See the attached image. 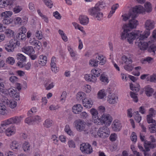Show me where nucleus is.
<instances>
[{
  "label": "nucleus",
  "instance_id": "16",
  "mask_svg": "<svg viewBox=\"0 0 156 156\" xmlns=\"http://www.w3.org/2000/svg\"><path fill=\"white\" fill-rule=\"evenodd\" d=\"M29 42L31 45L34 46L36 50H39L42 47L41 43L35 38H30Z\"/></svg>",
  "mask_w": 156,
  "mask_h": 156
},
{
  "label": "nucleus",
  "instance_id": "46",
  "mask_svg": "<svg viewBox=\"0 0 156 156\" xmlns=\"http://www.w3.org/2000/svg\"><path fill=\"white\" fill-rule=\"evenodd\" d=\"M122 60L123 63L125 64V65L131 64L132 62V61L130 58H128L125 55H123L122 56Z\"/></svg>",
  "mask_w": 156,
  "mask_h": 156
},
{
  "label": "nucleus",
  "instance_id": "18",
  "mask_svg": "<svg viewBox=\"0 0 156 156\" xmlns=\"http://www.w3.org/2000/svg\"><path fill=\"white\" fill-rule=\"evenodd\" d=\"M90 113L91 115L92 122L96 124L101 115H98V110L94 108H92L90 109Z\"/></svg>",
  "mask_w": 156,
  "mask_h": 156
},
{
  "label": "nucleus",
  "instance_id": "13",
  "mask_svg": "<svg viewBox=\"0 0 156 156\" xmlns=\"http://www.w3.org/2000/svg\"><path fill=\"white\" fill-rule=\"evenodd\" d=\"M156 146L155 144L151 143L148 141H145L144 143V146L146 150L144 151V156H151V154L147 151H149L151 148L153 149Z\"/></svg>",
  "mask_w": 156,
  "mask_h": 156
},
{
  "label": "nucleus",
  "instance_id": "5",
  "mask_svg": "<svg viewBox=\"0 0 156 156\" xmlns=\"http://www.w3.org/2000/svg\"><path fill=\"white\" fill-rule=\"evenodd\" d=\"M73 125L76 130L79 132L84 131L85 134L90 133L91 131L90 128L86 127L85 122L81 119H78L76 120L74 122Z\"/></svg>",
  "mask_w": 156,
  "mask_h": 156
},
{
  "label": "nucleus",
  "instance_id": "43",
  "mask_svg": "<svg viewBox=\"0 0 156 156\" xmlns=\"http://www.w3.org/2000/svg\"><path fill=\"white\" fill-rule=\"evenodd\" d=\"M58 33L64 41L66 42L68 41V38L67 35L62 30L59 29L58 30Z\"/></svg>",
  "mask_w": 156,
  "mask_h": 156
},
{
  "label": "nucleus",
  "instance_id": "26",
  "mask_svg": "<svg viewBox=\"0 0 156 156\" xmlns=\"http://www.w3.org/2000/svg\"><path fill=\"white\" fill-rule=\"evenodd\" d=\"M144 90L146 95L148 97L151 96L154 92V89L148 85L144 87Z\"/></svg>",
  "mask_w": 156,
  "mask_h": 156
},
{
  "label": "nucleus",
  "instance_id": "19",
  "mask_svg": "<svg viewBox=\"0 0 156 156\" xmlns=\"http://www.w3.org/2000/svg\"><path fill=\"white\" fill-rule=\"evenodd\" d=\"M131 11L133 14L135 15V18L137 16V14H145L144 8L140 5L135 6L133 8Z\"/></svg>",
  "mask_w": 156,
  "mask_h": 156
},
{
  "label": "nucleus",
  "instance_id": "3",
  "mask_svg": "<svg viewBox=\"0 0 156 156\" xmlns=\"http://www.w3.org/2000/svg\"><path fill=\"white\" fill-rule=\"evenodd\" d=\"M107 90L109 94L107 96V101L110 104L113 105L117 103L118 101L117 91L116 88L113 87H108Z\"/></svg>",
  "mask_w": 156,
  "mask_h": 156
},
{
  "label": "nucleus",
  "instance_id": "55",
  "mask_svg": "<svg viewBox=\"0 0 156 156\" xmlns=\"http://www.w3.org/2000/svg\"><path fill=\"white\" fill-rule=\"evenodd\" d=\"M72 24L74 27L75 29H78L83 33L85 32V31L83 30V27L80 25L79 24L76 22H73Z\"/></svg>",
  "mask_w": 156,
  "mask_h": 156
},
{
  "label": "nucleus",
  "instance_id": "33",
  "mask_svg": "<svg viewBox=\"0 0 156 156\" xmlns=\"http://www.w3.org/2000/svg\"><path fill=\"white\" fill-rule=\"evenodd\" d=\"M79 20L80 23L83 25H86L89 23V19L86 16H80L79 18Z\"/></svg>",
  "mask_w": 156,
  "mask_h": 156
},
{
  "label": "nucleus",
  "instance_id": "48",
  "mask_svg": "<svg viewBox=\"0 0 156 156\" xmlns=\"http://www.w3.org/2000/svg\"><path fill=\"white\" fill-rule=\"evenodd\" d=\"M130 87L131 90L137 92L140 90V86L138 84H136V85H134L132 83H130Z\"/></svg>",
  "mask_w": 156,
  "mask_h": 156
},
{
  "label": "nucleus",
  "instance_id": "45",
  "mask_svg": "<svg viewBox=\"0 0 156 156\" xmlns=\"http://www.w3.org/2000/svg\"><path fill=\"white\" fill-rule=\"evenodd\" d=\"M53 124V122L51 119H46L44 122L43 125L44 127L47 128L50 127Z\"/></svg>",
  "mask_w": 156,
  "mask_h": 156
},
{
  "label": "nucleus",
  "instance_id": "20",
  "mask_svg": "<svg viewBox=\"0 0 156 156\" xmlns=\"http://www.w3.org/2000/svg\"><path fill=\"white\" fill-rule=\"evenodd\" d=\"M101 2H99L96 4L94 7L90 8L89 9V14L93 17L98 12L100 11L99 6L101 4Z\"/></svg>",
  "mask_w": 156,
  "mask_h": 156
},
{
  "label": "nucleus",
  "instance_id": "57",
  "mask_svg": "<svg viewBox=\"0 0 156 156\" xmlns=\"http://www.w3.org/2000/svg\"><path fill=\"white\" fill-rule=\"evenodd\" d=\"M15 62V60L14 58L12 57H9L6 60V62L9 65H12Z\"/></svg>",
  "mask_w": 156,
  "mask_h": 156
},
{
  "label": "nucleus",
  "instance_id": "61",
  "mask_svg": "<svg viewBox=\"0 0 156 156\" xmlns=\"http://www.w3.org/2000/svg\"><path fill=\"white\" fill-rule=\"evenodd\" d=\"M65 132L70 136L73 135V133L70 129L69 126L68 125H66L64 129Z\"/></svg>",
  "mask_w": 156,
  "mask_h": 156
},
{
  "label": "nucleus",
  "instance_id": "60",
  "mask_svg": "<svg viewBox=\"0 0 156 156\" xmlns=\"http://www.w3.org/2000/svg\"><path fill=\"white\" fill-rule=\"evenodd\" d=\"M103 13L100 12V11L98 12L95 16L93 17L98 20H101L103 18Z\"/></svg>",
  "mask_w": 156,
  "mask_h": 156
},
{
  "label": "nucleus",
  "instance_id": "4",
  "mask_svg": "<svg viewBox=\"0 0 156 156\" xmlns=\"http://www.w3.org/2000/svg\"><path fill=\"white\" fill-rule=\"evenodd\" d=\"M113 120L112 116L108 113L103 114L100 117L96 124L98 125H105L106 126H109Z\"/></svg>",
  "mask_w": 156,
  "mask_h": 156
},
{
  "label": "nucleus",
  "instance_id": "54",
  "mask_svg": "<svg viewBox=\"0 0 156 156\" xmlns=\"http://www.w3.org/2000/svg\"><path fill=\"white\" fill-rule=\"evenodd\" d=\"M67 95V93L66 91L62 92L60 98V101L61 103L63 104L65 102Z\"/></svg>",
  "mask_w": 156,
  "mask_h": 156
},
{
  "label": "nucleus",
  "instance_id": "64",
  "mask_svg": "<svg viewBox=\"0 0 156 156\" xmlns=\"http://www.w3.org/2000/svg\"><path fill=\"white\" fill-rule=\"evenodd\" d=\"M150 39L151 42H154L156 41V30L153 31L152 36L150 37Z\"/></svg>",
  "mask_w": 156,
  "mask_h": 156
},
{
  "label": "nucleus",
  "instance_id": "24",
  "mask_svg": "<svg viewBox=\"0 0 156 156\" xmlns=\"http://www.w3.org/2000/svg\"><path fill=\"white\" fill-rule=\"evenodd\" d=\"M82 104L86 108H90L93 106V102L91 99L86 98L83 100Z\"/></svg>",
  "mask_w": 156,
  "mask_h": 156
},
{
  "label": "nucleus",
  "instance_id": "17",
  "mask_svg": "<svg viewBox=\"0 0 156 156\" xmlns=\"http://www.w3.org/2000/svg\"><path fill=\"white\" fill-rule=\"evenodd\" d=\"M23 118V116H16L7 119L6 120L9 125L12 124L18 125L22 121Z\"/></svg>",
  "mask_w": 156,
  "mask_h": 156
},
{
  "label": "nucleus",
  "instance_id": "21",
  "mask_svg": "<svg viewBox=\"0 0 156 156\" xmlns=\"http://www.w3.org/2000/svg\"><path fill=\"white\" fill-rule=\"evenodd\" d=\"M112 127L114 131H120L122 127V125L120 121L118 119L115 120L112 123Z\"/></svg>",
  "mask_w": 156,
  "mask_h": 156
},
{
  "label": "nucleus",
  "instance_id": "2",
  "mask_svg": "<svg viewBox=\"0 0 156 156\" xmlns=\"http://www.w3.org/2000/svg\"><path fill=\"white\" fill-rule=\"evenodd\" d=\"M3 94H9V95L13 98L19 99V94L16 90V89L11 88L8 90L5 89L4 85L3 83V80L0 78V93Z\"/></svg>",
  "mask_w": 156,
  "mask_h": 156
},
{
  "label": "nucleus",
  "instance_id": "9",
  "mask_svg": "<svg viewBox=\"0 0 156 156\" xmlns=\"http://www.w3.org/2000/svg\"><path fill=\"white\" fill-rule=\"evenodd\" d=\"M80 149L83 153L87 154H90L93 152L91 145L88 143H82L80 146Z\"/></svg>",
  "mask_w": 156,
  "mask_h": 156
},
{
  "label": "nucleus",
  "instance_id": "56",
  "mask_svg": "<svg viewBox=\"0 0 156 156\" xmlns=\"http://www.w3.org/2000/svg\"><path fill=\"white\" fill-rule=\"evenodd\" d=\"M134 69L136 71H133L132 72V74L136 76H139L140 74L139 71L141 69V67L140 66L135 67L134 68Z\"/></svg>",
  "mask_w": 156,
  "mask_h": 156
},
{
  "label": "nucleus",
  "instance_id": "49",
  "mask_svg": "<svg viewBox=\"0 0 156 156\" xmlns=\"http://www.w3.org/2000/svg\"><path fill=\"white\" fill-rule=\"evenodd\" d=\"M133 117L135 120L138 123L140 122L141 120V116L138 111L135 112H134Z\"/></svg>",
  "mask_w": 156,
  "mask_h": 156
},
{
  "label": "nucleus",
  "instance_id": "36",
  "mask_svg": "<svg viewBox=\"0 0 156 156\" xmlns=\"http://www.w3.org/2000/svg\"><path fill=\"white\" fill-rule=\"evenodd\" d=\"M9 125L6 119L2 121L0 123V133H4L5 129Z\"/></svg>",
  "mask_w": 156,
  "mask_h": 156
},
{
  "label": "nucleus",
  "instance_id": "11",
  "mask_svg": "<svg viewBox=\"0 0 156 156\" xmlns=\"http://www.w3.org/2000/svg\"><path fill=\"white\" fill-rule=\"evenodd\" d=\"M153 116L147 115V121L148 123H152L149 125V129L151 133H154L156 132V121L152 119Z\"/></svg>",
  "mask_w": 156,
  "mask_h": 156
},
{
  "label": "nucleus",
  "instance_id": "35",
  "mask_svg": "<svg viewBox=\"0 0 156 156\" xmlns=\"http://www.w3.org/2000/svg\"><path fill=\"white\" fill-rule=\"evenodd\" d=\"M96 60L98 61V63L101 65H103L106 62V58L101 55H98L96 57Z\"/></svg>",
  "mask_w": 156,
  "mask_h": 156
},
{
  "label": "nucleus",
  "instance_id": "37",
  "mask_svg": "<svg viewBox=\"0 0 156 156\" xmlns=\"http://www.w3.org/2000/svg\"><path fill=\"white\" fill-rule=\"evenodd\" d=\"M13 14V12L10 10L2 12L0 15V16L3 19H6L11 17Z\"/></svg>",
  "mask_w": 156,
  "mask_h": 156
},
{
  "label": "nucleus",
  "instance_id": "50",
  "mask_svg": "<svg viewBox=\"0 0 156 156\" xmlns=\"http://www.w3.org/2000/svg\"><path fill=\"white\" fill-rule=\"evenodd\" d=\"M5 34L6 36L8 37H12L14 34V31L9 28L5 29Z\"/></svg>",
  "mask_w": 156,
  "mask_h": 156
},
{
  "label": "nucleus",
  "instance_id": "59",
  "mask_svg": "<svg viewBox=\"0 0 156 156\" xmlns=\"http://www.w3.org/2000/svg\"><path fill=\"white\" fill-rule=\"evenodd\" d=\"M13 21V20L9 18L3 19L2 22L5 25H8L12 23Z\"/></svg>",
  "mask_w": 156,
  "mask_h": 156
},
{
  "label": "nucleus",
  "instance_id": "58",
  "mask_svg": "<svg viewBox=\"0 0 156 156\" xmlns=\"http://www.w3.org/2000/svg\"><path fill=\"white\" fill-rule=\"evenodd\" d=\"M23 9V7L21 5H16L13 9V12L16 14L18 13Z\"/></svg>",
  "mask_w": 156,
  "mask_h": 156
},
{
  "label": "nucleus",
  "instance_id": "38",
  "mask_svg": "<svg viewBox=\"0 0 156 156\" xmlns=\"http://www.w3.org/2000/svg\"><path fill=\"white\" fill-rule=\"evenodd\" d=\"M1 100H0V114L3 115H7L8 112L6 106L3 104L1 103Z\"/></svg>",
  "mask_w": 156,
  "mask_h": 156
},
{
  "label": "nucleus",
  "instance_id": "25",
  "mask_svg": "<svg viewBox=\"0 0 156 156\" xmlns=\"http://www.w3.org/2000/svg\"><path fill=\"white\" fill-rule=\"evenodd\" d=\"M22 51L28 55H31L35 53V50L31 46H27L23 47Z\"/></svg>",
  "mask_w": 156,
  "mask_h": 156
},
{
  "label": "nucleus",
  "instance_id": "31",
  "mask_svg": "<svg viewBox=\"0 0 156 156\" xmlns=\"http://www.w3.org/2000/svg\"><path fill=\"white\" fill-rule=\"evenodd\" d=\"M86 97V93L82 91L78 92L76 94L75 98L77 101L79 102L83 101Z\"/></svg>",
  "mask_w": 156,
  "mask_h": 156
},
{
  "label": "nucleus",
  "instance_id": "63",
  "mask_svg": "<svg viewBox=\"0 0 156 156\" xmlns=\"http://www.w3.org/2000/svg\"><path fill=\"white\" fill-rule=\"evenodd\" d=\"M148 50L150 52H153L154 54L155 51H156V44H153L150 45L149 47Z\"/></svg>",
  "mask_w": 156,
  "mask_h": 156
},
{
  "label": "nucleus",
  "instance_id": "40",
  "mask_svg": "<svg viewBox=\"0 0 156 156\" xmlns=\"http://www.w3.org/2000/svg\"><path fill=\"white\" fill-rule=\"evenodd\" d=\"M100 80L104 84H108L109 82L108 76L104 74H102L100 77Z\"/></svg>",
  "mask_w": 156,
  "mask_h": 156
},
{
  "label": "nucleus",
  "instance_id": "1",
  "mask_svg": "<svg viewBox=\"0 0 156 156\" xmlns=\"http://www.w3.org/2000/svg\"><path fill=\"white\" fill-rule=\"evenodd\" d=\"M124 31L121 35V39L126 40L130 44H132L136 40L135 44L142 50H146L148 46V44L143 40L147 38L150 35L151 32L149 31L143 33L141 30H137L133 33L129 32L126 28L124 27Z\"/></svg>",
  "mask_w": 156,
  "mask_h": 156
},
{
  "label": "nucleus",
  "instance_id": "8",
  "mask_svg": "<svg viewBox=\"0 0 156 156\" xmlns=\"http://www.w3.org/2000/svg\"><path fill=\"white\" fill-rule=\"evenodd\" d=\"M0 100H1L2 102L11 109H14L16 107L17 102L13 99H9L5 97L2 96L0 98Z\"/></svg>",
  "mask_w": 156,
  "mask_h": 156
},
{
  "label": "nucleus",
  "instance_id": "62",
  "mask_svg": "<svg viewBox=\"0 0 156 156\" xmlns=\"http://www.w3.org/2000/svg\"><path fill=\"white\" fill-rule=\"evenodd\" d=\"M98 111L100 114H105L106 111L105 107L103 105H100L98 106L97 109Z\"/></svg>",
  "mask_w": 156,
  "mask_h": 156
},
{
  "label": "nucleus",
  "instance_id": "27",
  "mask_svg": "<svg viewBox=\"0 0 156 156\" xmlns=\"http://www.w3.org/2000/svg\"><path fill=\"white\" fill-rule=\"evenodd\" d=\"M67 50L72 59L74 61L77 60V58L76 57V52L73 49V48L70 45H68Z\"/></svg>",
  "mask_w": 156,
  "mask_h": 156
},
{
  "label": "nucleus",
  "instance_id": "23",
  "mask_svg": "<svg viewBox=\"0 0 156 156\" xmlns=\"http://www.w3.org/2000/svg\"><path fill=\"white\" fill-rule=\"evenodd\" d=\"M144 27L146 29V30L144 32L148 31L150 32V30H152L154 27V21L150 20H147L145 23Z\"/></svg>",
  "mask_w": 156,
  "mask_h": 156
},
{
  "label": "nucleus",
  "instance_id": "10",
  "mask_svg": "<svg viewBox=\"0 0 156 156\" xmlns=\"http://www.w3.org/2000/svg\"><path fill=\"white\" fill-rule=\"evenodd\" d=\"M20 45V43L16 40H11L9 43L6 44L5 45V48L8 52H12L17 46H19Z\"/></svg>",
  "mask_w": 156,
  "mask_h": 156
},
{
  "label": "nucleus",
  "instance_id": "47",
  "mask_svg": "<svg viewBox=\"0 0 156 156\" xmlns=\"http://www.w3.org/2000/svg\"><path fill=\"white\" fill-rule=\"evenodd\" d=\"M83 90L86 93H90L92 90V87L90 85L86 84L83 85Z\"/></svg>",
  "mask_w": 156,
  "mask_h": 156
},
{
  "label": "nucleus",
  "instance_id": "30",
  "mask_svg": "<svg viewBox=\"0 0 156 156\" xmlns=\"http://www.w3.org/2000/svg\"><path fill=\"white\" fill-rule=\"evenodd\" d=\"M84 78L87 82L95 83L97 81V78L93 76L91 74H86L84 75Z\"/></svg>",
  "mask_w": 156,
  "mask_h": 156
},
{
  "label": "nucleus",
  "instance_id": "32",
  "mask_svg": "<svg viewBox=\"0 0 156 156\" xmlns=\"http://www.w3.org/2000/svg\"><path fill=\"white\" fill-rule=\"evenodd\" d=\"M83 107L82 105L79 104H76L72 107V112L75 114H79L83 110Z\"/></svg>",
  "mask_w": 156,
  "mask_h": 156
},
{
  "label": "nucleus",
  "instance_id": "29",
  "mask_svg": "<svg viewBox=\"0 0 156 156\" xmlns=\"http://www.w3.org/2000/svg\"><path fill=\"white\" fill-rule=\"evenodd\" d=\"M122 20L124 21H126L128 20L131 19V18H135V15L133 14L131 10L128 13L123 14L122 16Z\"/></svg>",
  "mask_w": 156,
  "mask_h": 156
},
{
  "label": "nucleus",
  "instance_id": "22",
  "mask_svg": "<svg viewBox=\"0 0 156 156\" xmlns=\"http://www.w3.org/2000/svg\"><path fill=\"white\" fill-rule=\"evenodd\" d=\"M107 92L108 91L106 89H102L99 90L97 94V98L99 100H103L106 98L107 95Z\"/></svg>",
  "mask_w": 156,
  "mask_h": 156
},
{
  "label": "nucleus",
  "instance_id": "28",
  "mask_svg": "<svg viewBox=\"0 0 156 156\" xmlns=\"http://www.w3.org/2000/svg\"><path fill=\"white\" fill-rule=\"evenodd\" d=\"M11 149L14 151L20 150L21 146L19 143L17 141L14 140L10 144Z\"/></svg>",
  "mask_w": 156,
  "mask_h": 156
},
{
  "label": "nucleus",
  "instance_id": "52",
  "mask_svg": "<svg viewBox=\"0 0 156 156\" xmlns=\"http://www.w3.org/2000/svg\"><path fill=\"white\" fill-rule=\"evenodd\" d=\"M33 124H38L41 122L42 120L41 117L39 115H35L33 116Z\"/></svg>",
  "mask_w": 156,
  "mask_h": 156
},
{
  "label": "nucleus",
  "instance_id": "34",
  "mask_svg": "<svg viewBox=\"0 0 156 156\" xmlns=\"http://www.w3.org/2000/svg\"><path fill=\"white\" fill-rule=\"evenodd\" d=\"M14 0H2L0 4V8H4L8 6H11L13 4Z\"/></svg>",
  "mask_w": 156,
  "mask_h": 156
},
{
  "label": "nucleus",
  "instance_id": "14",
  "mask_svg": "<svg viewBox=\"0 0 156 156\" xmlns=\"http://www.w3.org/2000/svg\"><path fill=\"white\" fill-rule=\"evenodd\" d=\"M17 131L16 127L15 126L11 125L6 128L4 131V133L6 136L10 137L15 135Z\"/></svg>",
  "mask_w": 156,
  "mask_h": 156
},
{
  "label": "nucleus",
  "instance_id": "51",
  "mask_svg": "<svg viewBox=\"0 0 156 156\" xmlns=\"http://www.w3.org/2000/svg\"><path fill=\"white\" fill-rule=\"evenodd\" d=\"M16 58L18 60H20L22 62L26 61V58L25 56L21 53H18L16 55Z\"/></svg>",
  "mask_w": 156,
  "mask_h": 156
},
{
  "label": "nucleus",
  "instance_id": "7",
  "mask_svg": "<svg viewBox=\"0 0 156 156\" xmlns=\"http://www.w3.org/2000/svg\"><path fill=\"white\" fill-rule=\"evenodd\" d=\"M135 18H131V19L129 20V23L128 24L126 23L123 24L122 27L123 31L120 34L121 38V35L122 33L124 31V27L126 28L127 30H128L129 32L133 33L135 31L131 32V29L135 28L137 26L138 24V21L135 19ZM136 30H135L136 31Z\"/></svg>",
  "mask_w": 156,
  "mask_h": 156
},
{
  "label": "nucleus",
  "instance_id": "42",
  "mask_svg": "<svg viewBox=\"0 0 156 156\" xmlns=\"http://www.w3.org/2000/svg\"><path fill=\"white\" fill-rule=\"evenodd\" d=\"M153 61V58L150 57L143 58L140 60L141 62L143 64H146L147 63L148 64L151 63Z\"/></svg>",
  "mask_w": 156,
  "mask_h": 156
},
{
  "label": "nucleus",
  "instance_id": "12",
  "mask_svg": "<svg viewBox=\"0 0 156 156\" xmlns=\"http://www.w3.org/2000/svg\"><path fill=\"white\" fill-rule=\"evenodd\" d=\"M47 56L44 55H40L38 59V62L35 61L33 65L35 67L38 66H45L47 62Z\"/></svg>",
  "mask_w": 156,
  "mask_h": 156
},
{
  "label": "nucleus",
  "instance_id": "53",
  "mask_svg": "<svg viewBox=\"0 0 156 156\" xmlns=\"http://www.w3.org/2000/svg\"><path fill=\"white\" fill-rule=\"evenodd\" d=\"M13 22L15 25H22V20L20 17H16L13 20Z\"/></svg>",
  "mask_w": 156,
  "mask_h": 156
},
{
  "label": "nucleus",
  "instance_id": "6",
  "mask_svg": "<svg viewBox=\"0 0 156 156\" xmlns=\"http://www.w3.org/2000/svg\"><path fill=\"white\" fill-rule=\"evenodd\" d=\"M90 133L95 137L98 136L101 138L105 139L109 136L110 134V131L108 128L103 126L99 128L97 133V135L94 131H91Z\"/></svg>",
  "mask_w": 156,
  "mask_h": 156
},
{
  "label": "nucleus",
  "instance_id": "41",
  "mask_svg": "<svg viewBox=\"0 0 156 156\" xmlns=\"http://www.w3.org/2000/svg\"><path fill=\"white\" fill-rule=\"evenodd\" d=\"M144 12H150L152 10V6L151 4L149 2H146L144 5Z\"/></svg>",
  "mask_w": 156,
  "mask_h": 156
},
{
  "label": "nucleus",
  "instance_id": "44",
  "mask_svg": "<svg viewBox=\"0 0 156 156\" xmlns=\"http://www.w3.org/2000/svg\"><path fill=\"white\" fill-rule=\"evenodd\" d=\"M101 73V70L99 69H93L91 70V74L93 76H95L96 78L99 76Z\"/></svg>",
  "mask_w": 156,
  "mask_h": 156
},
{
  "label": "nucleus",
  "instance_id": "15",
  "mask_svg": "<svg viewBox=\"0 0 156 156\" xmlns=\"http://www.w3.org/2000/svg\"><path fill=\"white\" fill-rule=\"evenodd\" d=\"M27 31V29L25 27L22 26L20 27L18 30V33L17 35V38L19 40L25 41L26 39L25 33Z\"/></svg>",
  "mask_w": 156,
  "mask_h": 156
},
{
  "label": "nucleus",
  "instance_id": "39",
  "mask_svg": "<svg viewBox=\"0 0 156 156\" xmlns=\"http://www.w3.org/2000/svg\"><path fill=\"white\" fill-rule=\"evenodd\" d=\"M22 148L25 152H28L31 149L30 143L27 141L24 142L22 145Z\"/></svg>",
  "mask_w": 156,
  "mask_h": 156
}]
</instances>
